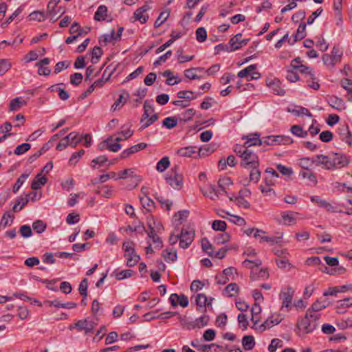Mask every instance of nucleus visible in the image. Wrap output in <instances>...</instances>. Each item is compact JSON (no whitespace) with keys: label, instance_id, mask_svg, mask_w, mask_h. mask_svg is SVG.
Wrapping results in <instances>:
<instances>
[{"label":"nucleus","instance_id":"47","mask_svg":"<svg viewBox=\"0 0 352 352\" xmlns=\"http://www.w3.org/2000/svg\"><path fill=\"white\" fill-rule=\"evenodd\" d=\"M239 290V286L236 283H232L228 285L225 288V292L229 296L232 297L238 294Z\"/></svg>","mask_w":352,"mask_h":352},{"label":"nucleus","instance_id":"31","mask_svg":"<svg viewBox=\"0 0 352 352\" xmlns=\"http://www.w3.org/2000/svg\"><path fill=\"white\" fill-rule=\"evenodd\" d=\"M107 15V8L104 5H100L94 14V20L97 21H104Z\"/></svg>","mask_w":352,"mask_h":352},{"label":"nucleus","instance_id":"24","mask_svg":"<svg viewBox=\"0 0 352 352\" xmlns=\"http://www.w3.org/2000/svg\"><path fill=\"white\" fill-rule=\"evenodd\" d=\"M26 101L23 100L21 97H16L10 100L9 110L10 111H17L23 106L26 104Z\"/></svg>","mask_w":352,"mask_h":352},{"label":"nucleus","instance_id":"1","mask_svg":"<svg viewBox=\"0 0 352 352\" xmlns=\"http://www.w3.org/2000/svg\"><path fill=\"white\" fill-rule=\"evenodd\" d=\"M234 153L241 158V166L245 168L259 166V160L257 155L251 149L236 144L234 148Z\"/></svg>","mask_w":352,"mask_h":352},{"label":"nucleus","instance_id":"56","mask_svg":"<svg viewBox=\"0 0 352 352\" xmlns=\"http://www.w3.org/2000/svg\"><path fill=\"white\" fill-rule=\"evenodd\" d=\"M31 145L29 143H23L16 147L14 153L16 155H20L29 151Z\"/></svg>","mask_w":352,"mask_h":352},{"label":"nucleus","instance_id":"17","mask_svg":"<svg viewBox=\"0 0 352 352\" xmlns=\"http://www.w3.org/2000/svg\"><path fill=\"white\" fill-rule=\"evenodd\" d=\"M146 146H147V144H146L144 142H142V143L138 144L136 145L132 146L131 147L124 150L120 153V157L121 159H125V158L129 157L131 155H132L139 151L144 149L145 148H146Z\"/></svg>","mask_w":352,"mask_h":352},{"label":"nucleus","instance_id":"64","mask_svg":"<svg viewBox=\"0 0 352 352\" xmlns=\"http://www.w3.org/2000/svg\"><path fill=\"white\" fill-rule=\"evenodd\" d=\"M276 169L283 175L290 177L293 174V170L292 168L286 167L280 164L276 165Z\"/></svg>","mask_w":352,"mask_h":352},{"label":"nucleus","instance_id":"63","mask_svg":"<svg viewBox=\"0 0 352 352\" xmlns=\"http://www.w3.org/2000/svg\"><path fill=\"white\" fill-rule=\"evenodd\" d=\"M195 320V326L197 327V329L202 328L206 326L209 321V316L206 315L201 316V317L197 318Z\"/></svg>","mask_w":352,"mask_h":352},{"label":"nucleus","instance_id":"18","mask_svg":"<svg viewBox=\"0 0 352 352\" xmlns=\"http://www.w3.org/2000/svg\"><path fill=\"white\" fill-rule=\"evenodd\" d=\"M306 36V24L302 23L299 25L293 39H288L290 45H293L297 41L303 39Z\"/></svg>","mask_w":352,"mask_h":352},{"label":"nucleus","instance_id":"45","mask_svg":"<svg viewBox=\"0 0 352 352\" xmlns=\"http://www.w3.org/2000/svg\"><path fill=\"white\" fill-rule=\"evenodd\" d=\"M133 272L131 270H124L120 272H117L116 270L113 272V274L117 280H120L131 277Z\"/></svg>","mask_w":352,"mask_h":352},{"label":"nucleus","instance_id":"39","mask_svg":"<svg viewBox=\"0 0 352 352\" xmlns=\"http://www.w3.org/2000/svg\"><path fill=\"white\" fill-rule=\"evenodd\" d=\"M170 166L169 158L167 156L162 157L156 165V170L160 173L164 172Z\"/></svg>","mask_w":352,"mask_h":352},{"label":"nucleus","instance_id":"51","mask_svg":"<svg viewBox=\"0 0 352 352\" xmlns=\"http://www.w3.org/2000/svg\"><path fill=\"white\" fill-rule=\"evenodd\" d=\"M177 97L180 99H186L188 100H192L197 98V96H193V92L188 90L180 91L177 93Z\"/></svg>","mask_w":352,"mask_h":352},{"label":"nucleus","instance_id":"42","mask_svg":"<svg viewBox=\"0 0 352 352\" xmlns=\"http://www.w3.org/2000/svg\"><path fill=\"white\" fill-rule=\"evenodd\" d=\"M341 86L348 92V100H352V80L348 78H344L341 80Z\"/></svg>","mask_w":352,"mask_h":352},{"label":"nucleus","instance_id":"60","mask_svg":"<svg viewBox=\"0 0 352 352\" xmlns=\"http://www.w3.org/2000/svg\"><path fill=\"white\" fill-rule=\"evenodd\" d=\"M201 248L203 251L212 256V246L208 239L204 238L201 239Z\"/></svg>","mask_w":352,"mask_h":352},{"label":"nucleus","instance_id":"2","mask_svg":"<svg viewBox=\"0 0 352 352\" xmlns=\"http://www.w3.org/2000/svg\"><path fill=\"white\" fill-rule=\"evenodd\" d=\"M320 318V314H311L310 311H307L305 316L298 320L296 327L304 334L309 333L318 327L317 321Z\"/></svg>","mask_w":352,"mask_h":352},{"label":"nucleus","instance_id":"58","mask_svg":"<svg viewBox=\"0 0 352 352\" xmlns=\"http://www.w3.org/2000/svg\"><path fill=\"white\" fill-rule=\"evenodd\" d=\"M147 225L149 228V232H148V236L149 239L153 238V236H155L156 234V230H155V221L152 217L151 219H148L147 221Z\"/></svg>","mask_w":352,"mask_h":352},{"label":"nucleus","instance_id":"37","mask_svg":"<svg viewBox=\"0 0 352 352\" xmlns=\"http://www.w3.org/2000/svg\"><path fill=\"white\" fill-rule=\"evenodd\" d=\"M66 137L69 142V145L72 147H76L82 141V137L76 132H72Z\"/></svg>","mask_w":352,"mask_h":352},{"label":"nucleus","instance_id":"54","mask_svg":"<svg viewBox=\"0 0 352 352\" xmlns=\"http://www.w3.org/2000/svg\"><path fill=\"white\" fill-rule=\"evenodd\" d=\"M107 161L108 158L105 155H100L91 161V166L93 168H96L97 164H98L99 166H102Z\"/></svg>","mask_w":352,"mask_h":352},{"label":"nucleus","instance_id":"10","mask_svg":"<svg viewBox=\"0 0 352 352\" xmlns=\"http://www.w3.org/2000/svg\"><path fill=\"white\" fill-rule=\"evenodd\" d=\"M294 291L291 287H287L285 291L280 293V299L282 300V307H290Z\"/></svg>","mask_w":352,"mask_h":352},{"label":"nucleus","instance_id":"27","mask_svg":"<svg viewBox=\"0 0 352 352\" xmlns=\"http://www.w3.org/2000/svg\"><path fill=\"white\" fill-rule=\"evenodd\" d=\"M196 148H197L195 146H186V147L181 148L178 149L177 151V154L181 157H190L194 154L197 153Z\"/></svg>","mask_w":352,"mask_h":352},{"label":"nucleus","instance_id":"44","mask_svg":"<svg viewBox=\"0 0 352 352\" xmlns=\"http://www.w3.org/2000/svg\"><path fill=\"white\" fill-rule=\"evenodd\" d=\"M47 18V14L44 12L34 11L29 15L30 21H43Z\"/></svg>","mask_w":352,"mask_h":352},{"label":"nucleus","instance_id":"8","mask_svg":"<svg viewBox=\"0 0 352 352\" xmlns=\"http://www.w3.org/2000/svg\"><path fill=\"white\" fill-rule=\"evenodd\" d=\"M194 236L195 231L193 230H187L182 228L180 234H179V247L183 249H187L192 243Z\"/></svg>","mask_w":352,"mask_h":352},{"label":"nucleus","instance_id":"25","mask_svg":"<svg viewBox=\"0 0 352 352\" xmlns=\"http://www.w3.org/2000/svg\"><path fill=\"white\" fill-rule=\"evenodd\" d=\"M328 103L331 107L337 110L340 111L344 109V103L343 100L337 96H330L328 99Z\"/></svg>","mask_w":352,"mask_h":352},{"label":"nucleus","instance_id":"38","mask_svg":"<svg viewBox=\"0 0 352 352\" xmlns=\"http://www.w3.org/2000/svg\"><path fill=\"white\" fill-rule=\"evenodd\" d=\"M290 131L293 135L299 138H306L308 135V131L304 130L300 125H293Z\"/></svg>","mask_w":352,"mask_h":352},{"label":"nucleus","instance_id":"19","mask_svg":"<svg viewBox=\"0 0 352 352\" xmlns=\"http://www.w3.org/2000/svg\"><path fill=\"white\" fill-rule=\"evenodd\" d=\"M293 212H281V220H278L279 223L285 226L294 225L296 223V219Z\"/></svg>","mask_w":352,"mask_h":352},{"label":"nucleus","instance_id":"48","mask_svg":"<svg viewBox=\"0 0 352 352\" xmlns=\"http://www.w3.org/2000/svg\"><path fill=\"white\" fill-rule=\"evenodd\" d=\"M162 124L166 128L171 129L177 126V119L175 117H167L163 120Z\"/></svg>","mask_w":352,"mask_h":352},{"label":"nucleus","instance_id":"16","mask_svg":"<svg viewBox=\"0 0 352 352\" xmlns=\"http://www.w3.org/2000/svg\"><path fill=\"white\" fill-rule=\"evenodd\" d=\"M246 141L241 146L250 149L252 146H261L263 143V139H260L258 134L249 135L245 137Z\"/></svg>","mask_w":352,"mask_h":352},{"label":"nucleus","instance_id":"61","mask_svg":"<svg viewBox=\"0 0 352 352\" xmlns=\"http://www.w3.org/2000/svg\"><path fill=\"white\" fill-rule=\"evenodd\" d=\"M169 13L167 12H162L155 22V27L156 28L160 27L168 19Z\"/></svg>","mask_w":352,"mask_h":352},{"label":"nucleus","instance_id":"57","mask_svg":"<svg viewBox=\"0 0 352 352\" xmlns=\"http://www.w3.org/2000/svg\"><path fill=\"white\" fill-rule=\"evenodd\" d=\"M282 346L283 341L278 338H274L268 346V351L270 352H275L278 348H281Z\"/></svg>","mask_w":352,"mask_h":352},{"label":"nucleus","instance_id":"34","mask_svg":"<svg viewBox=\"0 0 352 352\" xmlns=\"http://www.w3.org/2000/svg\"><path fill=\"white\" fill-rule=\"evenodd\" d=\"M288 111L296 116H307L310 118L312 117V114L307 108L300 106L296 107L295 109H288Z\"/></svg>","mask_w":352,"mask_h":352},{"label":"nucleus","instance_id":"3","mask_svg":"<svg viewBox=\"0 0 352 352\" xmlns=\"http://www.w3.org/2000/svg\"><path fill=\"white\" fill-rule=\"evenodd\" d=\"M261 264L262 262L259 259H256L254 261L245 259L243 262V267L251 269L250 278L253 280L259 278H267L269 276L268 272L266 270L258 268Z\"/></svg>","mask_w":352,"mask_h":352},{"label":"nucleus","instance_id":"13","mask_svg":"<svg viewBox=\"0 0 352 352\" xmlns=\"http://www.w3.org/2000/svg\"><path fill=\"white\" fill-rule=\"evenodd\" d=\"M266 83L267 87H269L273 91L274 94L283 96L285 94V91L281 87L280 81L278 78H267Z\"/></svg>","mask_w":352,"mask_h":352},{"label":"nucleus","instance_id":"33","mask_svg":"<svg viewBox=\"0 0 352 352\" xmlns=\"http://www.w3.org/2000/svg\"><path fill=\"white\" fill-rule=\"evenodd\" d=\"M140 201L142 206L145 208L147 212H150L155 206L154 201L148 197H140Z\"/></svg>","mask_w":352,"mask_h":352},{"label":"nucleus","instance_id":"21","mask_svg":"<svg viewBox=\"0 0 352 352\" xmlns=\"http://www.w3.org/2000/svg\"><path fill=\"white\" fill-rule=\"evenodd\" d=\"M281 320L278 318H274L273 316L269 317L263 324L256 327V329L261 332L265 331L266 329H270L273 325L278 324L280 322Z\"/></svg>","mask_w":352,"mask_h":352},{"label":"nucleus","instance_id":"40","mask_svg":"<svg viewBox=\"0 0 352 352\" xmlns=\"http://www.w3.org/2000/svg\"><path fill=\"white\" fill-rule=\"evenodd\" d=\"M241 36L242 34L241 33H239L230 39L228 44L230 45V47L232 48L233 52L240 49V45H238L241 41Z\"/></svg>","mask_w":352,"mask_h":352},{"label":"nucleus","instance_id":"26","mask_svg":"<svg viewBox=\"0 0 352 352\" xmlns=\"http://www.w3.org/2000/svg\"><path fill=\"white\" fill-rule=\"evenodd\" d=\"M47 182V179L45 177H41V173H38L35 177L31 184V188L34 190H38L41 186H44Z\"/></svg>","mask_w":352,"mask_h":352},{"label":"nucleus","instance_id":"62","mask_svg":"<svg viewBox=\"0 0 352 352\" xmlns=\"http://www.w3.org/2000/svg\"><path fill=\"white\" fill-rule=\"evenodd\" d=\"M33 229L38 234L43 232L46 229V224L41 220H37L32 224Z\"/></svg>","mask_w":352,"mask_h":352},{"label":"nucleus","instance_id":"46","mask_svg":"<svg viewBox=\"0 0 352 352\" xmlns=\"http://www.w3.org/2000/svg\"><path fill=\"white\" fill-rule=\"evenodd\" d=\"M65 12V8L63 6H58L54 7L53 8H47V13L50 16H56L58 14H59V17L62 16Z\"/></svg>","mask_w":352,"mask_h":352},{"label":"nucleus","instance_id":"36","mask_svg":"<svg viewBox=\"0 0 352 352\" xmlns=\"http://www.w3.org/2000/svg\"><path fill=\"white\" fill-rule=\"evenodd\" d=\"M124 256L126 258V265L129 267L135 266L140 260V256L135 253V251L133 254H124Z\"/></svg>","mask_w":352,"mask_h":352},{"label":"nucleus","instance_id":"9","mask_svg":"<svg viewBox=\"0 0 352 352\" xmlns=\"http://www.w3.org/2000/svg\"><path fill=\"white\" fill-rule=\"evenodd\" d=\"M330 157L332 168L344 167L349 164V160L346 156L342 154L333 153L330 155Z\"/></svg>","mask_w":352,"mask_h":352},{"label":"nucleus","instance_id":"22","mask_svg":"<svg viewBox=\"0 0 352 352\" xmlns=\"http://www.w3.org/2000/svg\"><path fill=\"white\" fill-rule=\"evenodd\" d=\"M251 169L250 173L249 179H245V182L243 183L245 186L249 185L250 182L253 183H258L261 178V171L258 170V166L250 168Z\"/></svg>","mask_w":352,"mask_h":352},{"label":"nucleus","instance_id":"32","mask_svg":"<svg viewBox=\"0 0 352 352\" xmlns=\"http://www.w3.org/2000/svg\"><path fill=\"white\" fill-rule=\"evenodd\" d=\"M162 256L167 263L174 262L177 258L176 250L172 249L164 250L162 253Z\"/></svg>","mask_w":352,"mask_h":352},{"label":"nucleus","instance_id":"35","mask_svg":"<svg viewBox=\"0 0 352 352\" xmlns=\"http://www.w3.org/2000/svg\"><path fill=\"white\" fill-rule=\"evenodd\" d=\"M202 193L205 197H209L210 199L214 200L217 198H218L219 190L215 186L212 185L207 190H202Z\"/></svg>","mask_w":352,"mask_h":352},{"label":"nucleus","instance_id":"43","mask_svg":"<svg viewBox=\"0 0 352 352\" xmlns=\"http://www.w3.org/2000/svg\"><path fill=\"white\" fill-rule=\"evenodd\" d=\"M28 177H29V174L28 173H23L17 179V180L16 181V182H15V184H14V185L13 186V188H12V191H13L14 193H16L19 191V188L23 184V183L28 179Z\"/></svg>","mask_w":352,"mask_h":352},{"label":"nucleus","instance_id":"20","mask_svg":"<svg viewBox=\"0 0 352 352\" xmlns=\"http://www.w3.org/2000/svg\"><path fill=\"white\" fill-rule=\"evenodd\" d=\"M314 162L316 165H323V167L326 169H332L330 155H318L315 157Z\"/></svg>","mask_w":352,"mask_h":352},{"label":"nucleus","instance_id":"55","mask_svg":"<svg viewBox=\"0 0 352 352\" xmlns=\"http://www.w3.org/2000/svg\"><path fill=\"white\" fill-rule=\"evenodd\" d=\"M196 39L198 42L202 43L206 40L207 32L204 28L200 27L196 30Z\"/></svg>","mask_w":352,"mask_h":352},{"label":"nucleus","instance_id":"23","mask_svg":"<svg viewBox=\"0 0 352 352\" xmlns=\"http://www.w3.org/2000/svg\"><path fill=\"white\" fill-rule=\"evenodd\" d=\"M129 98V94L125 90L122 91V94L120 95L119 98L116 100L111 107L113 111L120 109L121 107L126 102Z\"/></svg>","mask_w":352,"mask_h":352},{"label":"nucleus","instance_id":"49","mask_svg":"<svg viewBox=\"0 0 352 352\" xmlns=\"http://www.w3.org/2000/svg\"><path fill=\"white\" fill-rule=\"evenodd\" d=\"M11 67L12 64L8 59H0V76L5 74Z\"/></svg>","mask_w":352,"mask_h":352},{"label":"nucleus","instance_id":"29","mask_svg":"<svg viewBox=\"0 0 352 352\" xmlns=\"http://www.w3.org/2000/svg\"><path fill=\"white\" fill-rule=\"evenodd\" d=\"M299 72L305 75V80H311L314 78V70L312 68L304 65H297Z\"/></svg>","mask_w":352,"mask_h":352},{"label":"nucleus","instance_id":"11","mask_svg":"<svg viewBox=\"0 0 352 352\" xmlns=\"http://www.w3.org/2000/svg\"><path fill=\"white\" fill-rule=\"evenodd\" d=\"M169 301L174 307H177L178 304L182 307H186L189 304L188 298L184 294H172L169 298Z\"/></svg>","mask_w":352,"mask_h":352},{"label":"nucleus","instance_id":"28","mask_svg":"<svg viewBox=\"0 0 352 352\" xmlns=\"http://www.w3.org/2000/svg\"><path fill=\"white\" fill-rule=\"evenodd\" d=\"M243 349L245 351L252 350L255 346L254 338L250 335L244 336L241 340Z\"/></svg>","mask_w":352,"mask_h":352},{"label":"nucleus","instance_id":"50","mask_svg":"<svg viewBox=\"0 0 352 352\" xmlns=\"http://www.w3.org/2000/svg\"><path fill=\"white\" fill-rule=\"evenodd\" d=\"M232 184V182L230 177L221 178L218 181V187L221 190L226 193V189L227 187Z\"/></svg>","mask_w":352,"mask_h":352},{"label":"nucleus","instance_id":"52","mask_svg":"<svg viewBox=\"0 0 352 352\" xmlns=\"http://www.w3.org/2000/svg\"><path fill=\"white\" fill-rule=\"evenodd\" d=\"M163 76L166 77V84L168 85H174L178 84L181 80L172 82L173 79H176L177 77L173 75V72L170 70H166L162 73Z\"/></svg>","mask_w":352,"mask_h":352},{"label":"nucleus","instance_id":"4","mask_svg":"<svg viewBox=\"0 0 352 352\" xmlns=\"http://www.w3.org/2000/svg\"><path fill=\"white\" fill-rule=\"evenodd\" d=\"M166 182L175 189H180L183 186V177L177 172V168H172L166 175Z\"/></svg>","mask_w":352,"mask_h":352},{"label":"nucleus","instance_id":"7","mask_svg":"<svg viewBox=\"0 0 352 352\" xmlns=\"http://www.w3.org/2000/svg\"><path fill=\"white\" fill-rule=\"evenodd\" d=\"M256 65H250L243 69L239 71L237 74V76L240 78H245L247 81L259 79L261 75L258 72L256 71Z\"/></svg>","mask_w":352,"mask_h":352},{"label":"nucleus","instance_id":"14","mask_svg":"<svg viewBox=\"0 0 352 352\" xmlns=\"http://www.w3.org/2000/svg\"><path fill=\"white\" fill-rule=\"evenodd\" d=\"M130 177L134 179V182H135V186H137L140 182L141 178L135 174V168H128L123 170H121L118 173V179H126Z\"/></svg>","mask_w":352,"mask_h":352},{"label":"nucleus","instance_id":"15","mask_svg":"<svg viewBox=\"0 0 352 352\" xmlns=\"http://www.w3.org/2000/svg\"><path fill=\"white\" fill-rule=\"evenodd\" d=\"M158 115L157 113H154L152 116H151L150 113L144 111V113L142 116L140 122L142 124L141 126V129L143 130L149 126H151L152 124H153L155 121L158 119Z\"/></svg>","mask_w":352,"mask_h":352},{"label":"nucleus","instance_id":"12","mask_svg":"<svg viewBox=\"0 0 352 352\" xmlns=\"http://www.w3.org/2000/svg\"><path fill=\"white\" fill-rule=\"evenodd\" d=\"M338 133L342 141L352 146V133L346 124L342 125L338 129Z\"/></svg>","mask_w":352,"mask_h":352},{"label":"nucleus","instance_id":"30","mask_svg":"<svg viewBox=\"0 0 352 352\" xmlns=\"http://www.w3.org/2000/svg\"><path fill=\"white\" fill-rule=\"evenodd\" d=\"M328 306V303L326 301L320 302L319 300H316L310 308H309L307 311L309 312L311 314H319L318 311L326 308Z\"/></svg>","mask_w":352,"mask_h":352},{"label":"nucleus","instance_id":"59","mask_svg":"<svg viewBox=\"0 0 352 352\" xmlns=\"http://www.w3.org/2000/svg\"><path fill=\"white\" fill-rule=\"evenodd\" d=\"M212 228L214 230L223 232L226 229V223L221 220H214L212 222Z\"/></svg>","mask_w":352,"mask_h":352},{"label":"nucleus","instance_id":"53","mask_svg":"<svg viewBox=\"0 0 352 352\" xmlns=\"http://www.w3.org/2000/svg\"><path fill=\"white\" fill-rule=\"evenodd\" d=\"M342 52L336 45H334L332 48L331 56H332L333 60L336 63H340L342 56Z\"/></svg>","mask_w":352,"mask_h":352},{"label":"nucleus","instance_id":"41","mask_svg":"<svg viewBox=\"0 0 352 352\" xmlns=\"http://www.w3.org/2000/svg\"><path fill=\"white\" fill-rule=\"evenodd\" d=\"M133 18L135 21H139L141 23H145L148 19V15L144 13L142 10L137 9L133 13Z\"/></svg>","mask_w":352,"mask_h":352},{"label":"nucleus","instance_id":"5","mask_svg":"<svg viewBox=\"0 0 352 352\" xmlns=\"http://www.w3.org/2000/svg\"><path fill=\"white\" fill-rule=\"evenodd\" d=\"M96 323L88 319L79 320L69 327V329H76L78 331H84L86 335L94 332Z\"/></svg>","mask_w":352,"mask_h":352},{"label":"nucleus","instance_id":"6","mask_svg":"<svg viewBox=\"0 0 352 352\" xmlns=\"http://www.w3.org/2000/svg\"><path fill=\"white\" fill-rule=\"evenodd\" d=\"M263 144L265 145H286L293 143L292 139L285 135H270L263 138Z\"/></svg>","mask_w":352,"mask_h":352}]
</instances>
